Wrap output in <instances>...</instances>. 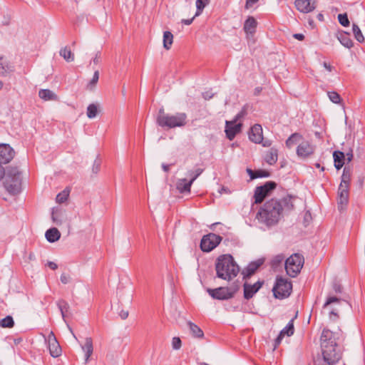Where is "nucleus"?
Listing matches in <instances>:
<instances>
[{"instance_id":"obj_1","label":"nucleus","mask_w":365,"mask_h":365,"mask_svg":"<svg viewBox=\"0 0 365 365\" xmlns=\"http://www.w3.org/2000/svg\"><path fill=\"white\" fill-rule=\"evenodd\" d=\"M344 333L341 329L331 331L324 329L320 336V346L323 360L328 365H336L342 359Z\"/></svg>"},{"instance_id":"obj_2","label":"nucleus","mask_w":365,"mask_h":365,"mask_svg":"<svg viewBox=\"0 0 365 365\" xmlns=\"http://www.w3.org/2000/svg\"><path fill=\"white\" fill-rule=\"evenodd\" d=\"M292 197L287 196L282 200L271 199L267 201L257 214V219L260 223L267 227L277 225L284 211L293 209Z\"/></svg>"},{"instance_id":"obj_3","label":"nucleus","mask_w":365,"mask_h":365,"mask_svg":"<svg viewBox=\"0 0 365 365\" xmlns=\"http://www.w3.org/2000/svg\"><path fill=\"white\" fill-rule=\"evenodd\" d=\"M216 275L218 278L231 281L237 277L240 267L230 255H222L218 257L215 262Z\"/></svg>"},{"instance_id":"obj_4","label":"nucleus","mask_w":365,"mask_h":365,"mask_svg":"<svg viewBox=\"0 0 365 365\" xmlns=\"http://www.w3.org/2000/svg\"><path fill=\"white\" fill-rule=\"evenodd\" d=\"M4 177V186L12 195H16L21 191V172L17 167L9 166L6 170L0 165V180Z\"/></svg>"},{"instance_id":"obj_5","label":"nucleus","mask_w":365,"mask_h":365,"mask_svg":"<svg viewBox=\"0 0 365 365\" xmlns=\"http://www.w3.org/2000/svg\"><path fill=\"white\" fill-rule=\"evenodd\" d=\"M304 257L299 254H294L285 261L287 274L291 277H295L301 271L304 264Z\"/></svg>"},{"instance_id":"obj_6","label":"nucleus","mask_w":365,"mask_h":365,"mask_svg":"<svg viewBox=\"0 0 365 365\" xmlns=\"http://www.w3.org/2000/svg\"><path fill=\"white\" fill-rule=\"evenodd\" d=\"M292 289V284L290 281L282 277H277L272 292L275 298L284 299L290 295Z\"/></svg>"},{"instance_id":"obj_7","label":"nucleus","mask_w":365,"mask_h":365,"mask_svg":"<svg viewBox=\"0 0 365 365\" xmlns=\"http://www.w3.org/2000/svg\"><path fill=\"white\" fill-rule=\"evenodd\" d=\"M237 290V286L235 287H220L215 289L208 288L207 292L215 299L227 300L232 298Z\"/></svg>"},{"instance_id":"obj_8","label":"nucleus","mask_w":365,"mask_h":365,"mask_svg":"<svg viewBox=\"0 0 365 365\" xmlns=\"http://www.w3.org/2000/svg\"><path fill=\"white\" fill-rule=\"evenodd\" d=\"M161 124L159 125L162 128H173L175 127H182L186 124L187 115L185 113H177L175 115L168 114L162 120Z\"/></svg>"},{"instance_id":"obj_9","label":"nucleus","mask_w":365,"mask_h":365,"mask_svg":"<svg viewBox=\"0 0 365 365\" xmlns=\"http://www.w3.org/2000/svg\"><path fill=\"white\" fill-rule=\"evenodd\" d=\"M222 237L215 233L204 235L200 241V249L204 252L214 250L222 241Z\"/></svg>"},{"instance_id":"obj_10","label":"nucleus","mask_w":365,"mask_h":365,"mask_svg":"<svg viewBox=\"0 0 365 365\" xmlns=\"http://www.w3.org/2000/svg\"><path fill=\"white\" fill-rule=\"evenodd\" d=\"M277 184L274 181L266 182L263 185L258 186L255 190L254 197L256 204L261 203L269 192L275 189Z\"/></svg>"},{"instance_id":"obj_11","label":"nucleus","mask_w":365,"mask_h":365,"mask_svg":"<svg viewBox=\"0 0 365 365\" xmlns=\"http://www.w3.org/2000/svg\"><path fill=\"white\" fill-rule=\"evenodd\" d=\"M46 341L48 343L51 356L53 357L59 356L61 354V348L53 331L49 333L47 338L46 339Z\"/></svg>"},{"instance_id":"obj_12","label":"nucleus","mask_w":365,"mask_h":365,"mask_svg":"<svg viewBox=\"0 0 365 365\" xmlns=\"http://www.w3.org/2000/svg\"><path fill=\"white\" fill-rule=\"evenodd\" d=\"M295 6L297 9L304 14H307L314 11L316 8V0H295Z\"/></svg>"},{"instance_id":"obj_13","label":"nucleus","mask_w":365,"mask_h":365,"mask_svg":"<svg viewBox=\"0 0 365 365\" xmlns=\"http://www.w3.org/2000/svg\"><path fill=\"white\" fill-rule=\"evenodd\" d=\"M14 156V150L8 144H0V165L8 163Z\"/></svg>"},{"instance_id":"obj_14","label":"nucleus","mask_w":365,"mask_h":365,"mask_svg":"<svg viewBox=\"0 0 365 365\" xmlns=\"http://www.w3.org/2000/svg\"><path fill=\"white\" fill-rule=\"evenodd\" d=\"M237 121H235V120L232 121H226V126H225V133L227 138L230 140H232L236 135L240 132L242 123H236Z\"/></svg>"},{"instance_id":"obj_15","label":"nucleus","mask_w":365,"mask_h":365,"mask_svg":"<svg viewBox=\"0 0 365 365\" xmlns=\"http://www.w3.org/2000/svg\"><path fill=\"white\" fill-rule=\"evenodd\" d=\"M264 284V281H257L254 284H250L245 282L243 284L244 287V297L246 299H251L262 287Z\"/></svg>"},{"instance_id":"obj_16","label":"nucleus","mask_w":365,"mask_h":365,"mask_svg":"<svg viewBox=\"0 0 365 365\" xmlns=\"http://www.w3.org/2000/svg\"><path fill=\"white\" fill-rule=\"evenodd\" d=\"M314 151V147L308 141H302L297 148V154L301 158H307Z\"/></svg>"},{"instance_id":"obj_17","label":"nucleus","mask_w":365,"mask_h":365,"mask_svg":"<svg viewBox=\"0 0 365 365\" xmlns=\"http://www.w3.org/2000/svg\"><path fill=\"white\" fill-rule=\"evenodd\" d=\"M249 139L255 143L259 144L263 140L262 128L259 124L254 125L249 132Z\"/></svg>"},{"instance_id":"obj_18","label":"nucleus","mask_w":365,"mask_h":365,"mask_svg":"<svg viewBox=\"0 0 365 365\" xmlns=\"http://www.w3.org/2000/svg\"><path fill=\"white\" fill-rule=\"evenodd\" d=\"M349 202V188L339 187L338 190V209L344 210Z\"/></svg>"},{"instance_id":"obj_19","label":"nucleus","mask_w":365,"mask_h":365,"mask_svg":"<svg viewBox=\"0 0 365 365\" xmlns=\"http://www.w3.org/2000/svg\"><path fill=\"white\" fill-rule=\"evenodd\" d=\"M263 263V259H258L256 261L250 262L242 272L243 278L250 277Z\"/></svg>"},{"instance_id":"obj_20","label":"nucleus","mask_w":365,"mask_h":365,"mask_svg":"<svg viewBox=\"0 0 365 365\" xmlns=\"http://www.w3.org/2000/svg\"><path fill=\"white\" fill-rule=\"evenodd\" d=\"M334 166L336 170H340L344 165L345 154L339 150H335L333 153Z\"/></svg>"},{"instance_id":"obj_21","label":"nucleus","mask_w":365,"mask_h":365,"mask_svg":"<svg viewBox=\"0 0 365 365\" xmlns=\"http://www.w3.org/2000/svg\"><path fill=\"white\" fill-rule=\"evenodd\" d=\"M351 172L349 167H344L339 187L349 188Z\"/></svg>"},{"instance_id":"obj_22","label":"nucleus","mask_w":365,"mask_h":365,"mask_svg":"<svg viewBox=\"0 0 365 365\" xmlns=\"http://www.w3.org/2000/svg\"><path fill=\"white\" fill-rule=\"evenodd\" d=\"M192 185V181H188L186 178H182L178 180L176 186L180 193H184L190 192Z\"/></svg>"},{"instance_id":"obj_23","label":"nucleus","mask_w":365,"mask_h":365,"mask_svg":"<svg viewBox=\"0 0 365 365\" xmlns=\"http://www.w3.org/2000/svg\"><path fill=\"white\" fill-rule=\"evenodd\" d=\"M45 237L49 242H55L60 239L61 233L57 228L52 227L46 232Z\"/></svg>"},{"instance_id":"obj_24","label":"nucleus","mask_w":365,"mask_h":365,"mask_svg":"<svg viewBox=\"0 0 365 365\" xmlns=\"http://www.w3.org/2000/svg\"><path fill=\"white\" fill-rule=\"evenodd\" d=\"M257 22L252 16H249L244 24V30L247 34H254Z\"/></svg>"},{"instance_id":"obj_25","label":"nucleus","mask_w":365,"mask_h":365,"mask_svg":"<svg viewBox=\"0 0 365 365\" xmlns=\"http://www.w3.org/2000/svg\"><path fill=\"white\" fill-rule=\"evenodd\" d=\"M278 159V150L274 148H270L265 155L264 160L269 165H274Z\"/></svg>"},{"instance_id":"obj_26","label":"nucleus","mask_w":365,"mask_h":365,"mask_svg":"<svg viewBox=\"0 0 365 365\" xmlns=\"http://www.w3.org/2000/svg\"><path fill=\"white\" fill-rule=\"evenodd\" d=\"M38 96L44 101H57L58 96L49 89H41Z\"/></svg>"},{"instance_id":"obj_27","label":"nucleus","mask_w":365,"mask_h":365,"mask_svg":"<svg viewBox=\"0 0 365 365\" xmlns=\"http://www.w3.org/2000/svg\"><path fill=\"white\" fill-rule=\"evenodd\" d=\"M338 40L346 48H350L353 46V42L346 32H341L337 36Z\"/></svg>"},{"instance_id":"obj_28","label":"nucleus","mask_w":365,"mask_h":365,"mask_svg":"<svg viewBox=\"0 0 365 365\" xmlns=\"http://www.w3.org/2000/svg\"><path fill=\"white\" fill-rule=\"evenodd\" d=\"M12 71V66L7 61L6 58L0 56V76H5Z\"/></svg>"},{"instance_id":"obj_29","label":"nucleus","mask_w":365,"mask_h":365,"mask_svg":"<svg viewBox=\"0 0 365 365\" xmlns=\"http://www.w3.org/2000/svg\"><path fill=\"white\" fill-rule=\"evenodd\" d=\"M187 326L189 327V329H190L192 335L194 337H197V338H202L203 337L204 333H203L202 330L197 325H196L195 324H194L191 322H188Z\"/></svg>"},{"instance_id":"obj_30","label":"nucleus","mask_w":365,"mask_h":365,"mask_svg":"<svg viewBox=\"0 0 365 365\" xmlns=\"http://www.w3.org/2000/svg\"><path fill=\"white\" fill-rule=\"evenodd\" d=\"M59 54L67 62H72L74 60V55L68 46L62 48L59 51Z\"/></svg>"},{"instance_id":"obj_31","label":"nucleus","mask_w":365,"mask_h":365,"mask_svg":"<svg viewBox=\"0 0 365 365\" xmlns=\"http://www.w3.org/2000/svg\"><path fill=\"white\" fill-rule=\"evenodd\" d=\"M302 138V135L298 133L292 134L285 142L286 146L288 148H291L293 145H296Z\"/></svg>"},{"instance_id":"obj_32","label":"nucleus","mask_w":365,"mask_h":365,"mask_svg":"<svg viewBox=\"0 0 365 365\" xmlns=\"http://www.w3.org/2000/svg\"><path fill=\"white\" fill-rule=\"evenodd\" d=\"M173 35L170 31H166L163 33V47L169 50L173 44Z\"/></svg>"},{"instance_id":"obj_33","label":"nucleus","mask_w":365,"mask_h":365,"mask_svg":"<svg viewBox=\"0 0 365 365\" xmlns=\"http://www.w3.org/2000/svg\"><path fill=\"white\" fill-rule=\"evenodd\" d=\"M57 306L61 312L63 319L66 321V313L69 309L68 304L65 300L60 299L57 302Z\"/></svg>"},{"instance_id":"obj_34","label":"nucleus","mask_w":365,"mask_h":365,"mask_svg":"<svg viewBox=\"0 0 365 365\" xmlns=\"http://www.w3.org/2000/svg\"><path fill=\"white\" fill-rule=\"evenodd\" d=\"M98 111V107L97 104L91 103L87 107L86 115L88 118H94L96 117Z\"/></svg>"},{"instance_id":"obj_35","label":"nucleus","mask_w":365,"mask_h":365,"mask_svg":"<svg viewBox=\"0 0 365 365\" xmlns=\"http://www.w3.org/2000/svg\"><path fill=\"white\" fill-rule=\"evenodd\" d=\"M352 31L356 40L360 43H362L364 41V37L361 31V29L356 24H353Z\"/></svg>"},{"instance_id":"obj_36","label":"nucleus","mask_w":365,"mask_h":365,"mask_svg":"<svg viewBox=\"0 0 365 365\" xmlns=\"http://www.w3.org/2000/svg\"><path fill=\"white\" fill-rule=\"evenodd\" d=\"M14 325V322L11 316H6L0 320V327L4 328H11Z\"/></svg>"},{"instance_id":"obj_37","label":"nucleus","mask_w":365,"mask_h":365,"mask_svg":"<svg viewBox=\"0 0 365 365\" xmlns=\"http://www.w3.org/2000/svg\"><path fill=\"white\" fill-rule=\"evenodd\" d=\"M203 169L202 168H197L195 170H188L187 171V176L190 178V181H192V183L202 173Z\"/></svg>"},{"instance_id":"obj_38","label":"nucleus","mask_w":365,"mask_h":365,"mask_svg":"<svg viewBox=\"0 0 365 365\" xmlns=\"http://www.w3.org/2000/svg\"><path fill=\"white\" fill-rule=\"evenodd\" d=\"M294 319H291L287 325L280 331L283 335L291 336L294 334Z\"/></svg>"},{"instance_id":"obj_39","label":"nucleus","mask_w":365,"mask_h":365,"mask_svg":"<svg viewBox=\"0 0 365 365\" xmlns=\"http://www.w3.org/2000/svg\"><path fill=\"white\" fill-rule=\"evenodd\" d=\"M208 3H209V0H197L196 1L197 12L195 14V16H198L200 14H201V12L202 11V10L205 7V6L207 4H208Z\"/></svg>"},{"instance_id":"obj_40","label":"nucleus","mask_w":365,"mask_h":365,"mask_svg":"<svg viewBox=\"0 0 365 365\" xmlns=\"http://www.w3.org/2000/svg\"><path fill=\"white\" fill-rule=\"evenodd\" d=\"M69 191L67 190H63L61 192L58 193L56 196V202L58 203L64 202L68 197Z\"/></svg>"},{"instance_id":"obj_41","label":"nucleus","mask_w":365,"mask_h":365,"mask_svg":"<svg viewBox=\"0 0 365 365\" xmlns=\"http://www.w3.org/2000/svg\"><path fill=\"white\" fill-rule=\"evenodd\" d=\"M338 21L339 24L343 26H349V20L348 19V16L346 13L344 14H339L338 15Z\"/></svg>"},{"instance_id":"obj_42","label":"nucleus","mask_w":365,"mask_h":365,"mask_svg":"<svg viewBox=\"0 0 365 365\" xmlns=\"http://www.w3.org/2000/svg\"><path fill=\"white\" fill-rule=\"evenodd\" d=\"M249 106L245 105L242 110L236 115L234 120L235 121H237L239 120H241L242 118H244L247 114V108Z\"/></svg>"},{"instance_id":"obj_43","label":"nucleus","mask_w":365,"mask_h":365,"mask_svg":"<svg viewBox=\"0 0 365 365\" xmlns=\"http://www.w3.org/2000/svg\"><path fill=\"white\" fill-rule=\"evenodd\" d=\"M82 349L86 351H93V341L91 337L86 338L85 344L82 346Z\"/></svg>"},{"instance_id":"obj_44","label":"nucleus","mask_w":365,"mask_h":365,"mask_svg":"<svg viewBox=\"0 0 365 365\" xmlns=\"http://www.w3.org/2000/svg\"><path fill=\"white\" fill-rule=\"evenodd\" d=\"M168 115V113H165V110L163 108H161L159 109V111H158V115H157V118H156V123L158 125H160L162 123V120L163 118H165ZM165 119L163 120V121Z\"/></svg>"},{"instance_id":"obj_45","label":"nucleus","mask_w":365,"mask_h":365,"mask_svg":"<svg viewBox=\"0 0 365 365\" xmlns=\"http://www.w3.org/2000/svg\"><path fill=\"white\" fill-rule=\"evenodd\" d=\"M328 96L330 101L334 103H339L341 101V97L336 92H328Z\"/></svg>"},{"instance_id":"obj_46","label":"nucleus","mask_w":365,"mask_h":365,"mask_svg":"<svg viewBox=\"0 0 365 365\" xmlns=\"http://www.w3.org/2000/svg\"><path fill=\"white\" fill-rule=\"evenodd\" d=\"M101 165V160L98 156L96 158V159L94 160L93 167H92V172L94 174H97L99 172Z\"/></svg>"},{"instance_id":"obj_47","label":"nucleus","mask_w":365,"mask_h":365,"mask_svg":"<svg viewBox=\"0 0 365 365\" xmlns=\"http://www.w3.org/2000/svg\"><path fill=\"white\" fill-rule=\"evenodd\" d=\"M284 256L279 255L275 256L272 260V266L276 267L279 266L284 260Z\"/></svg>"},{"instance_id":"obj_48","label":"nucleus","mask_w":365,"mask_h":365,"mask_svg":"<svg viewBox=\"0 0 365 365\" xmlns=\"http://www.w3.org/2000/svg\"><path fill=\"white\" fill-rule=\"evenodd\" d=\"M340 299L336 297H329L324 303L323 308L326 309L329 305L331 304L332 303H339L340 302Z\"/></svg>"},{"instance_id":"obj_49","label":"nucleus","mask_w":365,"mask_h":365,"mask_svg":"<svg viewBox=\"0 0 365 365\" xmlns=\"http://www.w3.org/2000/svg\"><path fill=\"white\" fill-rule=\"evenodd\" d=\"M182 346V341L179 337H173L172 340V347L175 350H178Z\"/></svg>"},{"instance_id":"obj_50","label":"nucleus","mask_w":365,"mask_h":365,"mask_svg":"<svg viewBox=\"0 0 365 365\" xmlns=\"http://www.w3.org/2000/svg\"><path fill=\"white\" fill-rule=\"evenodd\" d=\"M255 172H256V175H257V178H267L269 176V173L266 170H255Z\"/></svg>"},{"instance_id":"obj_51","label":"nucleus","mask_w":365,"mask_h":365,"mask_svg":"<svg viewBox=\"0 0 365 365\" xmlns=\"http://www.w3.org/2000/svg\"><path fill=\"white\" fill-rule=\"evenodd\" d=\"M312 220V215L309 211H307L304 215V225L307 227Z\"/></svg>"},{"instance_id":"obj_52","label":"nucleus","mask_w":365,"mask_h":365,"mask_svg":"<svg viewBox=\"0 0 365 365\" xmlns=\"http://www.w3.org/2000/svg\"><path fill=\"white\" fill-rule=\"evenodd\" d=\"M70 276L65 274V273H63L61 275V282L63 283V284H68L69 282H70Z\"/></svg>"},{"instance_id":"obj_53","label":"nucleus","mask_w":365,"mask_h":365,"mask_svg":"<svg viewBox=\"0 0 365 365\" xmlns=\"http://www.w3.org/2000/svg\"><path fill=\"white\" fill-rule=\"evenodd\" d=\"M98 78H99V72H98V71H96L93 73L92 79L90 81V84L95 85L98 82Z\"/></svg>"},{"instance_id":"obj_54","label":"nucleus","mask_w":365,"mask_h":365,"mask_svg":"<svg viewBox=\"0 0 365 365\" xmlns=\"http://www.w3.org/2000/svg\"><path fill=\"white\" fill-rule=\"evenodd\" d=\"M284 336V335H283L282 334L279 333L278 336L275 339V340H274V349H276L280 344V343H281Z\"/></svg>"},{"instance_id":"obj_55","label":"nucleus","mask_w":365,"mask_h":365,"mask_svg":"<svg viewBox=\"0 0 365 365\" xmlns=\"http://www.w3.org/2000/svg\"><path fill=\"white\" fill-rule=\"evenodd\" d=\"M213 96L214 93L209 91L202 93V97L205 100H210L213 97Z\"/></svg>"},{"instance_id":"obj_56","label":"nucleus","mask_w":365,"mask_h":365,"mask_svg":"<svg viewBox=\"0 0 365 365\" xmlns=\"http://www.w3.org/2000/svg\"><path fill=\"white\" fill-rule=\"evenodd\" d=\"M51 217L53 222H55L56 225L61 224V221L58 218L56 212L53 211Z\"/></svg>"},{"instance_id":"obj_57","label":"nucleus","mask_w":365,"mask_h":365,"mask_svg":"<svg viewBox=\"0 0 365 365\" xmlns=\"http://www.w3.org/2000/svg\"><path fill=\"white\" fill-rule=\"evenodd\" d=\"M101 53L100 52H97L95 57L93 58L92 61L93 62L94 64H98L100 62V60H101Z\"/></svg>"},{"instance_id":"obj_58","label":"nucleus","mask_w":365,"mask_h":365,"mask_svg":"<svg viewBox=\"0 0 365 365\" xmlns=\"http://www.w3.org/2000/svg\"><path fill=\"white\" fill-rule=\"evenodd\" d=\"M128 311L126 310H121L119 313V316L122 319H125L128 317Z\"/></svg>"},{"instance_id":"obj_59","label":"nucleus","mask_w":365,"mask_h":365,"mask_svg":"<svg viewBox=\"0 0 365 365\" xmlns=\"http://www.w3.org/2000/svg\"><path fill=\"white\" fill-rule=\"evenodd\" d=\"M93 351H86L85 352V363H88L90 359L91 356L92 355Z\"/></svg>"},{"instance_id":"obj_60","label":"nucleus","mask_w":365,"mask_h":365,"mask_svg":"<svg viewBox=\"0 0 365 365\" xmlns=\"http://www.w3.org/2000/svg\"><path fill=\"white\" fill-rule=\"evenodd\" d=\"M260 143L262 145L263 147H269L272 145V141L270 140H264L263 138L262 141L260 142Z\"/></svg>"},{"instance_id":"obj_61","label":"nucleus","mask_w":365,"mask_h":365,"mask_svg":"<svg viewBox=\"0 0 365 365\" xmlns=\"http://www.w3.org/2000/svg\"><path fill=\"white\" fill-rule=\"evenodd\" d=\"M259 0H247L246 1V8H250L253 6L255 3H257Z\"/></svg>"},{"instance_id":"obj_62","label":"nucleus","mask_w":365,"mask_h":365,"mask_svg":"<svg viewBox=\"0 0 365 365\" xmlns=\"http://www.w3.org/2000/svg\"><path fill=\"white\" fill-rule=\"evenodd\" d=\"M47 265L49 268H51L53 270H55L58 268V265L53 262H48Z\"/></svg>"},{"instance_id":"obj_63","label":"nucleus","mask_w":365,"mask_h":365,"mask_svg":"<svg viewBox=\"0 0 365 365\" xmlns=\"http://www.w3.org/2000/svg\"><path fill=\"white\" fill-rule=\"evenodd\" d=\"M173 165V164L168 165V164H165V163H163L161 166H162V168H163L164 172L168 173L170 171V166Z\"/></svg>"},{"instance_id":"obj_64","label":"nucleus","mask_w":365,"mask_h":365,"mask_svg":"<svg viewBox=\"0 0 365 365\" xmlns=\"http://www.w3.org/2000/svg\"><path fill=\"white\" fill-rule=\"evenodd\" d=\"M293 37L299 41H302L304 39V36L302 34H294Z\"/></svg>"}]
</instances>
